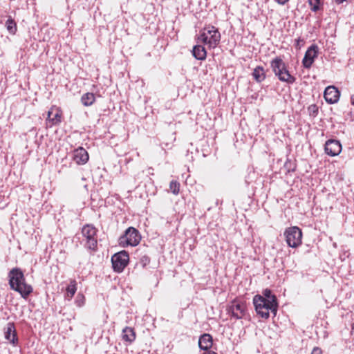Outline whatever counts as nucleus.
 <instances>
[{
	"mask_svg": "<svg viewBox=\"0 0 354 354\" xmlns=\"http://www.w3.org/2000/svg\"><path fill=\"white\" fill-rule=\"evenodd\" d=\"M8 278L10 288L18 292L23 298H27L32 293V287L26 283L24 273L20 268H12L8 273Z\"/></svg>",
	"mask_w": 354,
	"mask_h": 354,
	"instance_id": "obj_1",
	"label": "nucleus"
},
{
	"mask_svg": "<svg viewBox=\"0 0 354 354\" xmlns=\"http://www.w3.org/2000/svg\"><path fill=\"white\" fill-rule=\"evenodd\" d=\"M273 299L271 301L266 300L261 295H256L253 298V304L257 313L262 318L268 319L270 316V311L275 316L278 310V303L273 304Z\"/></svg>",
	"mask_w": 354,
	"mask_h": 354,
	"instance_id": "obj_2",
	"label": "nucleus"
},
{
	"mask_svg": "<svg viewBox=\"0 0 354 354\" xmlns=\"http://www.w3.org/2000/svg\"><path fill=\"white\" fill-rule=\"evenodd\" d=\"M270 66L279 80L288 84H293L296 79L288 71L286 64L280 57H276L270 62Z\"/></svg>",
	"mask_w": 354,
	"mask_h": 354,
	"instance_id": "obj_3",
	"label": "nucleus"
},
{
	"mask_svg": "<svg viewBox=\"0 0 354 354\" xmlns=\"http://www.w3.org/2000/svg\"><path fill=\"white\" fill-rule=\"evenodd\" d=\"M221 34L218 29L213 26L205 27L198 37L200 41L207 44L209 48H213L219 44Z\"/></svg>",
	"mask_w": 354,
	"mask_h": 354,
	"instance_id": "obj_4",
	"label": "nucleus"
},
{
	"mask_svg": "<svg viewBox=\"0 0 354 354\" xmlns=\"http://www.w3.org/2000/svg\"><path fill=\"white\" fill-rule=\"evenodd\" d=\"M97 230L93 225H85L82 229V236L84 237V246L91 251H96L97 249Z\"/></svg>",
	"mask_w": 354,
	"mask_h": 354,
	"instance_id": "obj_5",
	"label": "nucleus"
},
{
	"mask_svg": "<svg viewBox=\"0 0 354 354\" xmlns=\"http://www.w3.org/2000/svg\"><path fill=\"white\" fill-rule=\"evenodd\" d=\"M141 240V235L139 231L133 227H128L124 234L119 239L120 245L122 247L136 246Z\"/></svg>",
	"mask_w": 354,
	"mask_h": 354,
	"instance_id": "obj_6",
	"label": "nucleus"
},
{
	"mask_svg": "<svg viewBox=\"0 0 354 354\" xmlns=\"http://www.w3.org/2000/svg\"><path fill=\"white\" fill-rule=\"evenodd\" d=\"M284 236L289 247L295 248L301 244L302 232L297 226L286 228L284 232Z\"/></svg>",
	"mask_w": 354,
	"mask_h": 354,
	"instance_id": "obj_7",
	"label": "nucleus"
},
{
	"mask_svg": "<svg viewBox=\"0 0 354 354\" xmlns=\"http://www.w3.org/2000/svg\"><path fill=\"white\" fill-rule=\"evenodd\" d=\"M129 260V254L124 250L113 255L111 257V262L114 271L117 272H122L127 266Z\"/></svg>",
	"mask_w": 354,
	"mask_h": 354,
	"instance_id": "obj_8",
	"label": "nucleus"
},
{
	"mask_svg": "<svg viewBox=\"0 0 354 354\" xmlns=\"http://www.w3.org/2000/svg\"><path fill=\"white\" fill-rule=\"evenodd\" d=\"M246 311V306L243 302H237L234 301L228 308V313L236 319L244 317Z\"/></svg>",
	"mask_w": 354,
	"mask_h": 354,
	"instance_id": "obj_9",
	"label": "nucleus"
},
{
	"mask_svg": "<svg viewBox=\"0 0 354 354\" xmlns=\"http://www.w3.org/2000/svg\"><path fill=\"white\" fill-rule=\"evenodd\" d=\"M318 55V46L315 44L311 45L306 51L304 57L302 60L303 66L305 68H310L315 59L317 57Z\"/></svg>",
	"mask_w": 354,
	"mask_h": 354,
	"instance_id": "obj_10",
	"label": "nucleus"
},
{
	"mask_svg": "<svg viewBox=\"0 0 354 354\" xmlns=\"http://www.w3.org/2000/svg\"><path fill=\"white\" fill-rule=\"evenodd\" d=\"M62 111L53 106L47 113L46 124L50 127L59 125L62 122Z\"/></svg>",
	"mask_w": 354,
	"mask_h": 354,
	"instance_id": "obj_11",
	"label": "nucleus"
},
{
	"mask_svg": "<svg viewBox=\"0 0 354 354\" xmlns=\"http://www.w3.org/2000/svg\"><path fill=\"white\" fill-rule=\"evenodd\" d=\"M325 152L330 156H336L342 151V145L339 140H328L325 143Z\"/></svg>",
	"mask_w": 354,
	"mask_h": 354,
	"instance_id": "obj_12",
	"label": "nucleus"
},
{
	"mask_svg": "<svg viewBox=\"0 0 354 354\" xmlns=\"http://www.w3.org/2000/svg\"><path fill=\"white\" fill-rule=\"evenodd\" d=\"M324 97L328 104H333L338 102L340 92L335 86H328L325 88Z\"/></svg>",
	"mask_w": 354,
	"mask_h": 354,
	"instance_id": "obj_13",
	"label": "nucleus"
},
{
	"mask_svg": "<svg viewBox=\"0 0 354 354\" xmlns=\"http://www.w3.org/2000/svg\"><path fill=\"white\" fill-rule=\"evenodd\" d=\"M4 337L5 339L9 341L13 346L17 345L19 340L15 326L13 322H8L4 328Z\"/></svg>",
	"mask_w": 354,
	"mask_h": 354,
	"instance_id": "obj_14",
	"label": "nucleus"
},
{
	"mask_svg": "<svg viewBox=\"0 0 354 354\" xmlns=\"http://www.w3.org/2000/svg\"><path fill=\"white\" fill-rule=\"evenodd\" d=\"M88 153L83 147H78L73 151V160L77 165L86 164L88 162Z\"/></svg>",
	"mask_w": 354,
	"mask_h": 354,
	"instance_id": "obj_15",
	"label": "nucleus"
},
{
	"mask_svg": "<svg viewBox=\"0 0 354 354\" xmlns=\"http://www.w3.org/2000/svg\"><path fill=\"white\" fill-rule=\"evenodd\" d=\"M198 346L201 350L208 351L212 346V337L207 333L202 335L198 340Z\"/></svg>",
	"mask_w": 354,
	"mask_h": 354,
	"instance_id": "obj_16",
	"label": "nucleus"
},
{
	"mask_svg": "<svg viewBox=\"0 0 354 354\" xmlns=\"http://www.w3.org/2000/svg\"><path fill=\"white\" fill-rule=\"evenodd\" d=\"M122 337L127 344H131L136 339V333L133 328L128 326L125 327L122 330Z\"/></svg>",
	"mask_w": 354,
	"mask_h": 354,
	"instance_id": "obj_17",
	"label": "nucleus"
},
{
	"mask_svg": "<svg viewBox=\"0 0 354 354\" xmlns=\"http://www.w3.org/2000/svg\"><path fill=\"white\" fill-rule=\"evenodd\" d=\"M192 55L198 60H204L207 57V52L204 46L196 45L193 48Z\"/></svg>",
	"mask_w": 354,
	"mask_h": 354,
	"instance_id": "obj_18",
	"label": "nucleus"
},
{
	"mask_svg": "<svg viewBox=\"0 0 354 354\" xmlns=\"http://www.w3.org/2000/svg\"><path fill=\"white\" fill-rule=\"evenodd\" d=\"M252 76L257 82H261L266 79V73L262 66H257L252 72Z\"/></svg>",
	"mask_w": 354,
	"mask_h": 354,
	"instance_id": "obj_19",
	"label": "nucleus"
},
{
	"mask_svg": "<svg viewBox=\"0 0 354 354\" xmlns=\"http://www.w3.org/2000/svg\"><path fill=\"white\" fill-rule=\"evenodd\" d=\"M95 101V96L93 93H86L81 97V102L85 106H91Z\"/></svg>",
	"mask_w": 354,
	"mask_h": 354,
	"instance_id": "obj_20",
	"label": "nucleus"
},
{
	"mask_svg": "<svg viewBox=\"0 0 354 354\" xmlns=\"http://www.w3.org/2000/svg\"><path fill=\"white\" fill-rule=\"evenodd\" d=\"M77 291V282L75 279L71 280L69 285L66 288V295L71 299Z\"/></svg>",
	"mask_w": 354,
	"mask_h": 354,
	"instance_id": "obj_21",
	"label": "nucleus"
},
{
	"mask_svg": "<svg viewBox=\"0 0 354 354\" xmlns=\"http://www.w3.org/2000/svg\"><path fill=\"white\" fill-rule=\"evenodd\" d=\"M6 26L10 34L15 35L16 33L17 30V24L10 17H9L6 22Z\"/></svg>",
	"mask_w": 354,
	"mask_h": 354,
	"instance_id": "obj_22",
	"label": "nucleus"
},
{
	"mask_svg": "<svg viewBox=\"0 0 354 354\" xmlns=\"http://www.w3.org/2000/svg\"><path fill=\"white\" fill-rule=\"evenodd\" d=\"M169 188L174 195H178L180 192V183L176 180H171L169 184Z\"/></svg>",
	"mask_w": 354,
	"mask_h": 354,
	"instance_id": "obj_23",
	"label": "nucleus"
},
{
	"mask_svg": "<svg viewBox=\"0 0 354 354\" xmlns=\"http://www.w3.org/2000/svg\"><path fill=\"white\" fill-rule=\"evenodd\" d=\"M308 3L313 12H317L320 10L321 0H308Z\"/></svg>",
	"mask_w": 354,
	"mask_h": 354,
	"instance_id": "obj_24",
	"label": "nucleus"
},
{
	"mask_svg": "<svg viewBox=\"0 0 354 354\" xmlns=\"http://www.w3.org/2000/svg\"><path fill=\"white\" fill-rule=\"evenodd\" d=\"M264 299L266 300L271 301L272 299L274 300V303H277V299L275 295L272 294V292L270 290L266 289L263 291V296Z\"/></svg>",
	"mask_w": 354,
	"mask_h": 354,
	"instance_id": "obj_25",
	"label": "nucleus"
},
{
	"mask_svg": "<svg viewBox=\"0 0 354 354\" xmlns=\"http://www.w3.org/2000/svg\"><path fill=\"white\" fill-rule=\"evenodd\" d=\"M75 302V304L77 306H78V307L83 306L85 303V297H84V295H82L81 293H78L76 297Z\"/></svg>",
	"mask_w": 354,
	"mask_h": 354,
	"instance_id": "obj_26",
	"label": "nucleus"
},
{
	"mask_svg": "<svg viewBox=\"0 0 354 354\" xmlns=\"http://www.w3.org/2000/svg\"><path fill=\"white\" fill-rule=\"evenodd\" d=\"M308 110L310 115L316 116L318 113V107L316 104H311L308 106Z\"/></svg>",
	"mask_w": 354,
	"mask_h": 354,
	"instance_id": "obj_27",
	"label": "nucleus"
},
{
	"mask_svg": "<svg viewBox=\"0 0 354 354\" xmlns=\"http://www.w3.org/2000/svg\"><path fill=\"white\" fill-rule=\"evenodd\" d=\"M140 263L142 264L143 267H145L150 263V258L147 255H143L141 257L140 259Z\"/></svg>",
	"mask_w": 354,
	"mask_h": 354,
	"instance_id": "obj_28",
	"label": "nucleus"
},
{
	"mask_svg": "<svg viewBox=\"0 0 354 354\" xmlns=\"http://www.w3.org/2000/svg\"><path fill=\"white\" fill-rule=\"evenodd\" d=\"M303 44H304V40L299 37L295 40V48L297 49H300L301 45H302Z\"/></svg>",
	"mask_w": 354,
	"mask_h": 354,
	"instance_id": "obj_29",
	"label": "nucleus"
},
{
	"mask_svg": "<svg viewBox=\"0 0 354 354\" xmlns=\"http://www.w3.org/2000/svg\"><path fill=\"white\" fill-rule=\"evenodd\" d=\"M311 354H322V351L320 348L319 347H315L312 352H311Z\"/></svg>",
	"mask_w": 354,
	"mask_h": 354,
	"instance_id": "obj_30",
	"label": "nucleus"
},
{
	"mask_svg": "<svg viewBox=\"0 0 354 354\" xmlns=\"http://www.w3.org/2000/svg\"><path fill=\"white\" fill-rule=\"evenodd\" d=\"M289 0H275V1L280 4V5H284L286 4Z\"/></svg>",
	"mask_w": 354,
	"mask_h": 354,
	"instance_id": "obj_31",
	"label": "nucleus"
},
{
	"mask_svg": "<svg viewBox=\"0 0 354 354\" xmlns=\"http://www.w3.org/2000/svg\"><path fill=\"white\" fill-rule=\"evenodd\" d=\"M203 354H217L216 352L208 351L203 353Z\"/></svg>",
	"mask_w": 354,
	"mask_h": 354,
	"instance_id": "obj_32",
	"label": "nucleus"
},
{
	"mask_svg": "<svg viewBox=\"0 0 354 354\" xmlns=\"http://www.w3.org/2000/svg\"><path fill=\"white\" fill-rule=\"evenodd\" d=\"M351 103L352 105L354 106V94L351 95Z\"/></svg>",
	"mask_w": 354,
	"mask_h": 354,
	"instance_id": "obj_33",
	"label": "nucleus"
},
{
	"mask_svg": "<svg viewBox=\"0 0 354 354\" xmlns=\"http://www.w3.org/2000/svg\"><path fill=\"white\" fill-rule=\"evenodd\" d=\"M352 328L354 329V323L352 325Z\"/></svg>",
	"mask_w": 354,
	"mask_h": 354,
	"instance_id": "obj_34",
	"label": "nucleus"
}]
</instances>
